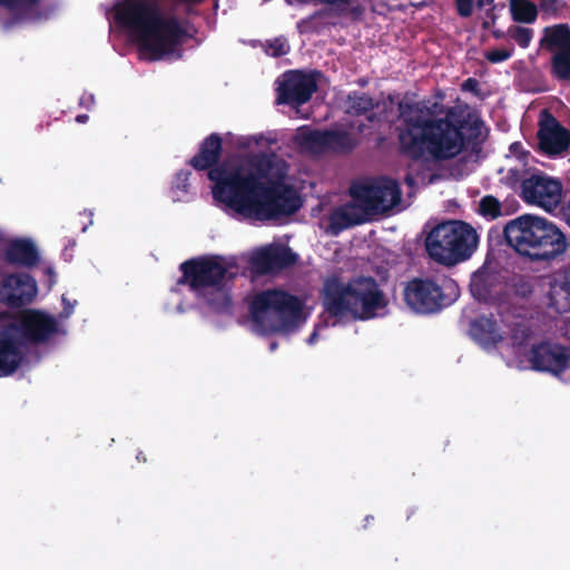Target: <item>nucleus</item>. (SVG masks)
I'll use <instances>...</instances> for the list:
<instances>
[{"label":"nucleus","mask_w":570,"mask_h":570,"mask_svg":"<svg viewBox=\"0 0 570 570\" xmlns=\"http://www.w3.org/2000/svg\"><path fill=\"white\" fill-rule=\"evenodd\" d=\"M540 47L551 55L570 51V26L557 23L546 27L540 39Z\"/></svg>","instance_id":"24"},{"label":"nucleus","mask_w":570,"mask_h":570,"mask_svg":"<svg viewBox=\"0 0 570 570\" xmlns=\"http://www.w3.org/2000/svg\"><path fill=\"white\" fill-rule=\"evenodd\" d=\"M415 509L412 508V509H409L407 510V513H406V519L410 520L412 518V515L415 513Z\"/></svg>","instance_id":"55"},{"label":"nucleus","mask_w":570,"mask_h":570,"mask_svg":"<svg viewBox=\"0 0 570 570\" xmlns=\"http://www.w3.org/2000/svg\"><path fill=\"white\" fill-rule=\"evenodd\" d=\"M302 312L301 299L278 288L257 293L249 304L253 326L261 335L295 331L302 321Z\"/></svg>","instance_id":"7"},{"label":"nucleus","mask_w":570,"mask_h":570,"mask_svg":"<svg viewBox=\"0 0 570 570\" xmlns=\"http://www.w3.org/2000/svg\"><path fill=\"white\" fill-rule=\"evenodd\" d=\"M561 216L564 219V222L570 227V197L563 202L561 205Z\"/></svg>","instance_id":"41"},{"label":"nucleus","mask_w":570,"mask_h":570,"mask_svg":"<svg viewBox=\"0 0 570 570\" xmlns=\"http://www.w3.org/2000/svg\"><path fill=\"white\" fill-rule=\"evenodd\" d=\"M302 142L309 148L350 154L358 146V139L341 129H311L302 134Z\"/></svg>","instance_id":"18"},{"label":"nucleus","mask_w":570,"mask_h":570,"mask_svg":"<svg viewBox=\"0 0 570 570\" xmlns=\"http://www.w3.org/2000/svg\"><path fill=\"white\" fill-rule=\"evenodd\" d=\"M478 243L479 236L470 224L450 220L431 229L425 238V249L432 261L453 266L470 258Z\"/></svg>","instance_id":"8"},{"label":"nucleus","mask_w":570,"mask_h":570,"mask_svg":"<svg viewBox=\"0 0 570 570\" xmlns=\"http://www.w3.org/2000/svg\"><path fill=\"white\" fill-rule=\"evenodd\" d=\"M379 107V101L366 92L351 91L345 100V112L353 117L366 116L370 121L376 119L373 110Z\"/></svg>","instance_id":"26"},{"label":"nucleus","mask_w":570,"mask_h":570,"mask_svg":"<svg viewBox=\"0 0 570 570\" xmlns=\"http://www.w3.org/2000/svg\"><path fill=\"white\" fill-rule=\"evenodd\" d=\"M136 458H137V460H138L139 462H146V461H147L146 455H145L141 451H140V452H138V454H137V456H136Z\"/></svg>","instance_id":"51"},{"label":"nucleus","mask_w":570,"mask_h":570,"mask_svg":"<svg viewBox=\"0 0 570 570\" xmlns=\"http://www.w3.org/2000/svg\"><path fill=\"white\" fill-rule=\"evenodd\" d=\"M503 276L499 271L481 266L471 276L470 292L479 302L497 303L504 294Z\"/></svg>","instance_id":"20"},{"label":"nucleus","mask_w":570,"mask_h":570,"mask_svg":"<svg viewBox=\"0 0 570 570\" xmlns=\"http://www.w3.org/2000/svg\"><path fill=\"white\" fill-rule=\"evenodd\" d=\"M276 83V102L291 107H299L309 101L318 88L315 73L302 70L285 71Z\"/></svg>","instance_id":"10"},{"label":"nucleus","mask_w":570,"mask_h":570,"mask_svg":"<svg viewBox=\"0 0 570 570\" xmlns=\"http://www.w3.org/2000/svg\"><path fill=\"white\" fill-rule=\"evenodd\" d=\"M401 195L397 181L391 178H381L367 184H353L350 187L352 199L330 213L327 232L337 236L345 229L367 223L373 216L397 205Z\"/></svg>","instance_id":"4"},{"label":"nucleus","mask_w":570,"mask_h":570,"mask_svg":"<svg viewBox=\"0 0 570 570\" xmlns=\"http://www.w3.org/2000/svg\"><path fill=\"white\" fill-rule=\"evenodd\" d=\"M264 139L263 135L259 136H243L238 139V147L242 149L249 148L253 144L261 145Z\"/></svg>","instance_id":"39"},{"label":"nucleus","mask_w":570,"mask_h":570,"mask_svg":"<svg viewBox=\"0 0 570 570\" xmlns=\"http://www.w3.org/2000/svg\"><path fill=\"white\" fill-rule=\"evenodd\" d=\"M512 292L520 298H528L533 293L531 281L524 276H517L512 281Z\"/></svg>","instance_id":"32"},{"label":"nucleus","mask_w":570,"mask_h":570,"mask_svg":"<svg viewBox=\"0 0 570 570\" xmlns=\"http://www.w3.org/2000/svg\"><path fill=\"white\" fill-rule=\"evenodd\" d=\"M469 332L471 337L484 347L495 346L503 338L499 332L497 321L487 316L473 320Z\"/></svg>","instance_id":"25"},{"label":"nucleus","mask_w":570,"mask_h":570,"mask_svg":"<svg viewBox=\"0 0 570 570\" xmlns=\"http://www.w3.org/2000/svg\"><path fill=\"white\" fill-rule=\"evenodd\" d=\"M45 273L49 276L50 283L53 284L56 282V273L52 267H47Z\"/></svg>","instance_id":"49"},{"label":"nucleus","mask_w":570,"mask_h":570,"mask_svg":"<svg viewBox=\"0 0 570 570\" xmlns=\"http://www.w3.org/2000/svg\"><path fill=\"white\" fill-rule=\"evenodd\" d=\"M410 6L417 8V9H422L428 6V1L426 0L410 1Z\"/></svg>","instance_id":"48"},{"label":"nucleus","mask_w":570,"mask_h":570,"mask_svg":"<svg viewBox=\"0 0 570 570\" xmlns=\"http://www.w3.org/2000/svg\"><path fill=\"white\" fill-rule=\"evenodd\" d=\"M114 18L153 61L173 55L188 37L177 18H164L149 0H124L116 6Z\"/></svg>","instance_id":"3"},{"label":"nucleus","mask_w":570,"mask_h":570,"mask_svg":"<svg viewBox=\"0 0 570 570\" xmlns=\"http://www.w3.org/2000/svg\"><path fill=\"white\" fill-rule=\"evenodd\" d=\"M538 126V148L542 154L554 157L568 151L570 130L563 127L549 110L543 109L540 112Z\"/></svg>","instance_id":"14"},{"label":"nucleus","mask_w":570,"mask_h":570,"mask_svg":"<svg viewBox=\"0 0 570 570\" xmlns=\"http://www.w3.org/2000/svg\"><path fill=\"white\" fill-rule=\"evenodd\" d=\"M26 354V345L9 325L0 331V377L13 374Z\"/></svg>","instance_id":"21"},{"label":"nucleus","mask_w":570,"mask_h":570,"mask_svg":"<svg viewBox=\"0 0 570 570\" xmlns=\"http://www.w3.org/2000/svg\"><path fill=\"white\" fill-rule=\"evenodd\" d=\"M222 153L223 139L219 136V134L213 132L200 142L197 154L189 159L188 164L195 170H208V178L210 171L220 168L225 164H228L229 166H252V156L248 157L247 159H232L219 163L222 158Z\"/></svg>","instance_id":"17"},{"label":"nucleus","mask_w":570,"mask_h":570,"mask_svg":"<svg viewBox=\"0 0 570 570\" xmlns=\"http://www.w3.org/2000/svg\"><path fill=\"white\" fill-rule=\"evenodd\" d=\"M508 37L513 39L522 49L530 46L533 38L531 28L512 24L507 30Z\"/></svg>","instance_id":"30"},{"label":"nucleus","mask_w":570,"mask_h":570,"mask_svg":"<svg viewBox=\"0 0 570 570\" xmlns=\"http://www.w3.org/2000/svg\"><path fill=\"white\" fill-rule=\"evenodd\" d=\"M324 13H325V10L315 11L312 14H309L305 20H303V22H311L317 18H322L324 16Z\"/></svg>","instance_id":"44"},{"label":"nucleus","mask_w":570,"mask_h":570,"mask_svg":"<svg viewBox=\"0 0 570 570\" xmlns=\"http://www.w3.org/2000/svg\"><path fill=\"white\" fill-rule=\"evenodd\" d=\"M430 101H400L397 127L399 153L413 161L422 160L428 154L434 160H449L463 149L482 142L483 120L468 115L454 124L448 118H435Z\"/></svg>","instance_id":"2"},{"label":"nucleus","mask_w":570,"mask_h":570,"mask_svg":"<svg viewBox=\"0 0 570 570\" xmlns=\"http://www.w3.org/2000/svg\"><path fill=\"white\" fill-rule=\"evenodd\" d=\"M2 258L8 265L28 269L36 267L40 262L37 246L27 238H17L9 242L3 250Z\"/></svg>","instance_id":"23"},{"label":"nucleus","mask_w":570,"mask_h":570,"mask_svg":"<svg viewBox=\"0 0 570 570\" xmlns=\"http://www.w3.org/2000/svg\"><path fill=\"white\" fill-rule=\"evenodd\" d=\"M494 0H476L475 6L478 9H483L485 6H493Z\"/></svg>","instance_id":"47"},{"label":"nucleus","mask_w":570,"mask_h":570,"mask_svg":"<svg viewBox=\"0 0 570 570\" xmlns=\"http://www.w3.org/2000/svg\"><path fill=\"white\" fill-rule=\"evenodd\" d=\"M563 6V0H540L538 8L544 13L557 14Z\"/></svg>","instance_id":"36"},{"label":"nucleus","mask_w":570,"mask_h":570,"mask_svg":"<svg viewBox=\"0 0 570 570\" xmlns=\"http://www.w3.org/2000/svg\"><path fill=\"white\" fill-rule=\"evenodd\" d=\"M491 33L492 37L497 40L504 39L508 36L507 31L504 32L500 29H492Z\"/></svg>","instance_id":"45"},{"label":"nucleus","mask_w":570,"mask_h":570,"mask_svg":"<svg viewBox=\"0 0 570 570\" xmlns=\"http://www.w3.org/2000/svg\"><path fill=\"white\" fill-rule=\"evenodd\" d=\"M178 286H187L198 298H203L210 309L225 313L230 309L232 297L226 288L235 276L229 272L222 256H199L183 262Z\"/></svg>","instance_id":"6"},{"label":"nucleus","mask_w":570,"mask_h":570,"mask_svg":"<svg viewBox=\"0 0 570 570\" xmlns=\"http://www.w3.org/2000/svg\"><path fill=\"white\" fill-rule=\"evenodd\" d=\"M320 296L324 312L331 317L353 316L350 281L344 283L336 275L327 277L323 283Z\"/></svg>","instance_id":"19"},{"label":"nucleus","mask_w":570,"mask_h":570,"mask_svg":"<svg viewBox=\"0 0 570 570\" xmlns=\"http://www.w3.org/2000/svg\"><path fill=\"white\" fill-rule=\"evenodd\" d=\"M531 367L553 375L562 374L570 363V347L560 343L542 341L533 344L528 356Z\"/></svg>","instance_id":"16"},{"label":"nucleus","mask_w":570,"mask_h":570,"mask_svg":"<svg viewBox=\"0 0 570 570\" xmlns=\"http://www.w3.org/2000/svg\"><path fill=\"white\" fill-rule=\"evenodd\" d=\"M521 197L525 203L551 213L561 204L562 186L557 179L543 174H533L522 180Z\"/></svg>","instance_id":"12"},{"label":"nucleus","mask_w":570,"mask_h":570,"mask_svg":"<svg viewBox=\"0 0 570 570\" xmlns=\"http://www.w3.org/2000/svg\"><path fill=\"white\" fill-rule=\"evenodd\" d=\"M40 0H0V7L10 11L29 10L36 7Z\"/></svg>","instance_id":"34"},{"label":"nucleus","mask_w":570,"mask_h":570,"mask_svg":"<svg viewBox=\"0 0 570 570\" xmlns=\"http://www.w3.org/2000/svg\"><path fill=\"white\" fill-rule=\"evenodd\" d=\"M88 119H89V117L86 114H81L76 117V121L79 124H85L88 121Z\"/></svg>","instance_id":"50"},{"label":"nucleus","mask_w":570,"mask_h":570,"mask_svg":"<svg viewBox=\"0 0 570 570\" xmlns=\"http://www.w3.org/2000/svg\"><path fill=\"white\" fill-rule=\"evenodd\" d=\"M94 104V96L92 95H82L80 98V105L86 106L89 108V106Z\"/></svg>","instance_id":"43"},{"label":"nucleus","mask_w":570,"mask_h":570,"mask_svg":"<svg viewBox=\"0 0 570 570\" xmlns=\"http://www.w3.org/2000/svg\"><path fill=\"white\" fill-rule=\"evenodd\" d=\"M456 12L461 18H469L473 13L474 0H454Z\"/></svg>","instance_id":"37"},{"label":"nucleus","mask_w":570,"mask_h":570,"mask_svg":"<svg viewBox=\"0 0 570 570\" xmlns=\"http://www.w3.org/2000/svg\"><path fill=\"white\" fill-rule=\"evenodd\" d=\"M495 9H497V6L493 4L491 8H489L485 13H484V19L481 23V28L483 30H488L490 28H492L497 20H498V14L495 12Z\"/></svg>","instance_id":"38"},{"label":"nucleus","mask_w":570,"mask_h":570,"mask_svg":"<svg viewBox=\"0 0 570 570\" xmlns=\"http://www.w3.org/2000/svg\"><path fill=\"white\" fill-rule=\"evenodd\" d=\"M288 165L275 153L252 155V166L223 165L210 171L213 197L237 214L261 220L298 212L303 199L285 183Z\"/></svg>","instance_id":"1"},{"label":"nucleus","mask_w":570,"mask_h":570,"mask_svg":"<svg viewBox=\"0 0 570 570\" xmlns=\"http://www.w3.org/2000/svg\"><path fill=\"white\" fill-rule=\"evenodd\" d=\"M364 127H365V125H364V124H361V125L358 126V128H357V129H358V131H360V132H362V131H363V129H364Z\"/></svg>","instance_id":"57"},{"label":"nucleus","mask_w":570,"mask_h":570,"mask_svg":"<svg viewBox=\"0 0 570 570\" xmlns=\"http://www.w3.org/2000/svg\"><path fill=\"white\" fill-rule=\"evenodd\" d=\"M513 53L514 48L513 46H510L509 48L488 50L484 52V58L491 63H500L510 59Z\"/></svg>","instance_id":"33"},{"label":"nucleus","mask_w":570,"mask_h":570,"mask_svg":"<svg viewBox=\"0 0 570 570\" xmlns=\"http://www.w3.org/2000/svg\"><path fill=\"white\" fill-rule=\"evenodd\" d=\"M478 213L487 219H497L503 215L502 204L493 195H485L479 202Z\"/></svg>","instance_id":"29"},{"label":"nucleus","mask_w":570,"mask_h":570,"mask_svg":"<svg viewBox=\"0 0 570 570\" xmlns=\"http://www.w3.org/2000/svg\"><path fill=\"white\" fill-rule=\"evenodd\" d=\"M561 288L570 295V273L564 276V281L561 284Z\"/></svg>","instance_id":"46"},{"label":"nucleus","mask_w":570,"mask_h":570,"mask_svg":"<svg viewBox=\"0 0 570 570\" xmlns=\"http://www.w3.org/2000/svg\"><path fill=\"white\" fill-rule=\"evenodd\" d=\"M278 347V343L276 341H273L269 343V351L275 352Z\"/></svg>","instance_id":"52"},{"label":"nucleus","mask_w":570,"mask_h":570,"mask_svg":"<svg viewBox=\"0 0 570 570\" xmlns=\"http://www.w3.org/2000/svg\"><path fill=\"white\" fill-rule=\"evenodd\" d=\"M462 89L463 90H468V91H472V92H476L479 90V82L474 78H468L462 83Z\"/></svg>","instance_id":"40"},{"label":"nucleus","mask_w":570,"mask_h":570,"mask_svg":"<svg viewBox=\"0 0 570 570\" xmlns=\"http://www.w3.org/2000/svg\"><path fill=\"white\" fill-rule=\"evenodd\" d=\"M21 342L38 345L49 342L58 332L57 318L40 309H26L16 322L9 324Z\"/></svg>","instance_id":"9"},{"label":"nucleus","mask_w":570,"mask_h":570,"mask_svg":"<svg viewBox=\"0 0 570 570\" xmlns=\"http://www.w3.org/2000/svg\"><path fill=\"white\" fill-rule=\"evenodd\" d=\"M357 82H358V85H360L361 87H365V86L367 85V82H368V81H367V79L362 78V79H358V81H357Z\"/></svg>","instance_id":"56"},{"label":"nucleus","mask_w":570,"mask_h":570,"mask_svg":"<svg viewBox=\"0 0 570 570\" xmlns=\"http://www.w3.org/2000/svg\"><path fill=\"white\" fill-rule=\"evenodd\" d=\"M549 73L559 83L570 86V51L551 55Z\"/></svg>","instance_id":"27"},{"label":"nucleus","mask_w":570,"mask_h":570,"mask_svg":"<svg viewBox=\"0 0 570 570\" xmlns=\"http://www.w3.org/2000/svg\"><path fill=\"white\" fill-rule=\"evenodd\" d=\"M289 50H291V47L288 45V41L283 36L276 37L266 42L265 51L267 55H269L272 57L277 58V57L285 56L289 52Z\"/></svg>","instance_id":"31"},{"label":"nucleus","mask_w":570,"mask_h":570,"mask_svg":"<svg viewBox=\"0 0 570 570\" xmlns=\"http://www.w3.org/2000/svg\"><path fill=\"white\" fill-rule=\"evenodd\" d=\"M190 175L191 173L189 170H180L179 173H177L175 180L173 183V188L176 190H180L183 193H187L189 187L188 180Z\"/></svg>","instance_id":"35"},{"label":"nucleus","mask_w":570,"mask_h":570,"mask_svg":"<svg viewBox=\"0 0 570 570\" xmlns=\"http://www.w3.org/2000/svg\"><path fill=\"white\" fill-rule=\"evenodd\" d=\"M37 294V282L28 273L6 274L0 281V303L9 308H20L31 304Z\"/></svg>","instance_id":"15"},{"label":"nucleus","mask_w":570,"mask_h":570,"mask_svg":"<svg viewBox=\"0 0 570 570\" xmlns=\"http://www.w3.org/2000/svg\"><path fill=\"white\" fill-rule=\"evenodd\" d=\"M507 244L531 262H551L567 250L561 229L546 217L523 214L509 220L503 228Z\"/></svg>","instance_id":"5"},{"label":"nucleus","mask_w":570,"mask_h":570,"mask_svg":"<svg viewBox=\"0 0 570 570\" xmlns=\"http://www.w3.org/2000/svg\"><path fill=\"white\" fill-rule=\"evenodd\" d=\"M353 316L358 320H371L385 308L386 299L377 282L373 277L360 276L350 279Z\"/></svg>","instance_id":"11"},{"label":"nucleus","mask_w":570,"mask_h":570,"mask_svg":"<svg viewBox=\"0 0 570 570\" xmlns=\"http://www.w3.org/2000/svg\"><path fill=\"white\" fill-rule=\"evenodd\" d=\"M298 255L287 246H268L258 250L252 258V265L261 274L281 272L297 263Z\"/></svg>","instance_id":"22"},{"label":"nucleus","mask_w":570,"mask_h":570,"mask_svg":"<svg viewBox=\"0 0 570 570\" xmlns=\"http://www.w3.org/2000/svg\"><path fill=\"white\" fill-rule=\"evenodd\" d=\"M406 304L415 312L431 314L445 306L442 287L430 278H414L404 289Z\"/></svg>","instance_id":"13"},{"label":"nucleus","mask_w":570,"mask_h":570,"mask_svg":"<svg viewBox=\"0 0 570 570\" xmlns=\"http://www.w3.org/2000/svg\"><path fill=\"white\" fill-rule=\"evenodd\" d=\"M512 20L519 23H533L538 18V6L530 0H510Z\"/></svg>","instance_id":"28"},{"label":"nucleus","mask_w":570,"mask_h":570,"mask_svg":"<svg viewBox=\"0 0 570 570\" xmlns=\"http://www.w3.org/2000/svg\"><path fill=\"white\" fill-rule=\"evenodd\" d=\"M63 311L61 313L62 317H69L73 313V305L62 296Z\"/></svg>","instance_id":"42"},{"label":"nucleus","mask_w":570,"mask_h":570,"mask_svg":"<svg viewBox=\"0 0 570 570\" xmlns=\"http://www.w3.org/2000/svg\"><path fill=\"white\" fill-rule=\"evenodd\" d=\"M373 520H374V517H373V515H366V517L364 518V522H365L364 527L366 528V527H367V524H368V523H371V521H373Z\"/></svg>","instance_id":"53"},{"label":"nucleus","mask_w":570,"mask_h":570,"mask_svg":"<svg viewBox=\"0 0 570 570\" xmlns=\"http://www.w3.org/2000/svg\"><path fill=\"white\" fill-rule=\"evenodd\" d=\"M317 338V333L314 331L309 337H308V343H313L315 340Z\"/></svg>","instance_id":"54"}]
</instances>
